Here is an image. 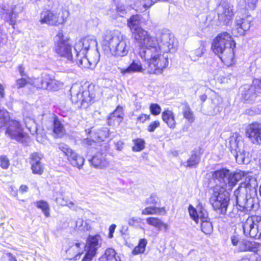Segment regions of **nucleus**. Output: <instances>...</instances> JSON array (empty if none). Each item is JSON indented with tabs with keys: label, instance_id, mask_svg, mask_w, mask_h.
I'll return each mask as SVG.
<instances>
[{
	"label": "nucleus",
	"instance_id": "obj_1",
	"mask_svg": "<svg viewBox=\"0 0 261 261\" xmlns=\"http://www.w3.org/2000/svg\"><path fill=\"white\" fill-rule=\"evenodd\" d=\"M140 22L138 14L132 16L127 21L138 44V54L147 65L148 73L161 74L168 65V53L175 50V39L167 29L159 31L156 37L151 36L141 27Z\"/></svg>",
	"mask_w": 261,
	"mask_h": 261
},
{
	"label": "nucleus",
	"instance_id": "obj_2",
	"mask_svg": "<svg viewBox=\"0 0 261 261\" xmlns=\"http://www.w3.org/2000/svg\"><path fill=\"white\" fill-rule=\"evenodd\" d=\"M242 183L234 192V196L236 201V207H233L229 212V216L231 218H238L240 214L239 212L247 214L251 211L254 206V199L247 194L248 190L254 191L257 185L256 181L254 178H249Z\"/></svg>",
	"mask_w": 261,
	"mask_h": 261
},
{
	"label": "nucleus",
	"instance_id": "obj_3",
	"mask_svg": "<svg viewBox=\"0 0 261 261\" xmlns=\"http://www.w3.org/2000/svg\"><path fill=\"white\" fill-rule=\"evenodd\" d=\"M236 43L227 32L218 34L214 39L212 48L216 55L226 65L229 66L233 62V48Z\"/></svg>",
	"mask_w": 261,
	"mask_h": 261
},
{
	"label": "nucleus",
	"instance_id": "obj_4",
	"mask_svg": "<svg viewBox=\"0 0 261 261\" xmlns=\"http://www.w3.org/2000/svg\"><path fill=\"white\" fill-rule=\"evenodd\" d=\"M97 41L94 36H87L76 42L74 45V50L76 52L75 61L77 65L82 68H93L97 63V60L89 59L86 54L88 50L92 47L97 46Z\"/></svg>",
	"mask_w": 261,
	"mask_h": 261
},
{
	"label": "nucleus",
	"instance_id": "obj_5",
	"mask_svg": "<svg viewBox=\"0 0 261 261\" xmlns=\"http://www.w3.org/2000/svg\"><path fill=\"white\" fill-rule=\"evenodd\" d=\"M102 45L108 47L113 55L118 57L126 56L129 48L128 39L118 31L107 32L103 36Z\"/></svg>",
	"mask_w": 261,
	"mask_h": 261
},
{
	"label": "nucleus",
	"instance_id": "obj_6",
	"mask_svg": "<svg viewBox=\"0 0 261 261\" xmlns=\"http://www.w3.org/2000/svg\"><path fill=\"white\" fill-rule=\"evenodd\" d=\"M42 1L47 4L49 8L41 13L40 23L50 25H58L64 23L68 16V12L63 10L58 2H54L50 0Z\"/></svg>",
	"mask_w": 261,
	"mask_h": 261
},
{
	"label": "nucleus",
	"instance_id": "obj_7",
	"mask_svg": "<svg viewBox=\"0 0 261 261\" xmlns=\"http://www.w3.org/2000/svg\"><path fill=\"white\" fill-rule=\"evenodd\" d=\"M229 201V196L226 188L217 185L213 188L210 202L218 213L225 214Z\"/></svg>",
	"mask_w": 261,
	"mask_h": 261
},
{
	"label": "nucleus",
	"instance_id": "obj_8",
	"mask_svg": "<svg viewBox=\"0 0 261 261\" xmlns=\"http://www.w3.org/2000/svg\"><path fill=\"white\" fill-rule=\"evenodd\" d=\"M16 0L12 3H4L0 5V17L14 29L19 13L24 8L22 2Z\"/></svg>",
	"mask_w": 261,
	"mask_h": 261
},
{
	"label": "nucleus",
	"instance_id": "obj_9",
	"mask_svg": "<svg viewBox=\"0 0 261 261\" xmlns=\"http://www.w3.org/2000/svg\"><path fill=\"white\" fill-rule=\"evenodd\" d=\"M245 176L244 171L239 170L234 172H230L226 168L216 170L212 174V178L217 180L223 186L231 190L243 177Z\"/></svg>",
	"mask_w": 261,
	"mask_h": 261
},
{
	"label": "nucleus",
	"instance_id": "obj_10",
	"mask_svg": "<svg viewBox=\"0 0 261 261\" xmlns=\"http://www.w3.org/2000/svg\"><path fill=\"white\" fill-rule=\"evenodd\" d=\"M71 100L72 103H80L81 106L93 102L95 94L89 88H84L80 84H74L70 90Z\"/></svg>",
	"mask_w": 261,
	"mask_h": 261
},
{
	"label": "nucleus",
	"instance_id": "obj_11",
	"mask_svg": "<svg viewBox=\"0 0 261 261\" xmlns=\"http://www.w3.org/2000/svg\"><path fill=\"white\" fill-rule=\"evenodd\" d=\"M5 135L21 143L27 142L29 139L28 135L23 131L20 122L15 120H11L8 122L6 127Z\"/></svg>",
	"mask_w": 261,
	"mask_h": 261
},
{
	"label": "nucleus",
	"instance_id": "obj_12",
	"mask_svg": "<svg viewBox=\"0 0 261 261\" xmlns=\"http://www.w3.org/2000/svg\"><path fill=\"white\" fill-rule=\"evenodd\" d=\"M55 51L61 57L66 58L68 61H72L71 47L69 40L66 38L62 31H59L55 37Z\"/></svg>",
	"mask_w": 261,
	"mask_h": 261
},
{
	"label": "nucleus",
	"instance_id": "obj_13",
	"mask_svg": "<svg viewBox=\"0 0 261 261\" xmlns=\"http://www.w3.org/2000/svg\"><path fill=\"white\" fill-rule=\"evenodd\" d=\"M189 215L191 218L197 224H201V228H213L212 223L208 217V213L205 209L201 206L195 208L190 205L188 208Z\"/></svg>",
	"mask_w": 261,
	"mask_h": 261
},
{
	"label": "nucleus",
	"instance_id": "obj_14",
	"mask_svg": "<svg viewBox=\"0 0 261 261\" xmlns=\"http://www.w3.org/2000/svg\"><path fill=\"white\" fill-rule=\"evenodd\" d=\"M216 11L219 21L228 24L234 16L233 6L231 3L223 1L217 6Z\"/></svg>",
	"mask_w": 261,
	"mask_h": 261
},
{
	"label": "nucleus",
	"instance_id": "obj_15",
	"mask_svg": "<svg viewBox=\"0 0 261 261\" xmlns=\"http://www.w3.org/2000/svg\"><path fill=\"white\" fill-rule=\"evenodd\" d=\"M59 148L67 156V160L72 166L79 169L82 167L85 161L83 156L78 154L68 145L64 143H60L59 145Z\"/></svg>",
	"mask_w": 261,
	"mask_h": 261
},
{
	"label": "nucleus",
	"instance_id": "obj_16",
	"mask_svg": "<svg viewBox=\"0 0 261 261\" xmlns=\"http://www.w3.org/2000/svg\"><path fill=\"white\" fill-rule=\"evenodd\" d=\"M99 235L89 236L87 240V249L82 261H91L96 254L99 246Z\"/></svg>",
	"mask_w": 261,
	"mask_h": 261
},
{
	"label": "nucleus",
	"instance_id": "obj_17",
	"mask_svg": "<svg viewBox=\"0 0 261 261\" xmlns=\"http://www.w3.org/2000/svg\"><path fill=\"white\" fill-rule=\"evenodd\" d=\"M69 245V248L66 250V252L74 260H77L80 258L85 251L87 246L86 244L79 240L70 243Z\"/></svg>",
	"mask_w": 261,
	"mask_h": 261
},
{
	"label": "nucleus",
	"instance_id": "obj_18",
	"mask_svg": "<svg viewBox=\"0 0 261 261\" xmlns=\"http://www.w3.org/2000/svg\"><path fill=\"white\" fill-rule=\"evenodd\" d=\"M246 135L253 143H261V123L250 124L247 129Z\"/></svg>",
	"mask_w": 261,
	"mask_h": 261
},
{
	"label": "nucleus",
	"instance_id": "obj_19",
	"mask_svg": "<svg viewBox=\"0 0 261 261\" xmlns=\"http://www.w3.org/2000/svg\"><path fill=\"white\" fill-rule=\"evenodd\" d=\"M118 69L120 71L121 76L123 77L127 76L132 73L144 72L145 71L140 61L136 60H133L127 68L118 67Z\"/></svg>",
	"mask_w": 261,
	"mask_h": 261
},
{
	"label": "nucleus",
	"instance_id": "obj_20",
	"mask_svg": "<svg viewBox=\"0 0 261 261\" xmlns=\"http://www.w3.org/2000/svg\"><path fill=\"white\" fill-rule=\"evenodd\" d=\"M229 147L232 154L240 151L244 148L242 137L238 133H234L229 138Z\"/></svg>",
	"mask_w": 261,
	"mask_h": 261
},
{
	"label": "nucleus",
	"instance_id": "obj_21",
	"mask_svg": "<svg viewBox=\"0 0 261 261\" xmlns=\"http://www.w3.org/2000/svg\"><path fill=\"white\" fill-rule=\"evenodd\" d=\"M42 156L38 153H34L31 155V169L35 174L41 175L44 171V167L40 161Z\"/></svg>",
	"mask_w": 261,
	"mask_h": 261
},
{
	"label": "nucleus",
	"instance_id": "obj_22",
	"mask_svg": "<svg viewBox=\"0 0 261 261\" xmlns=\"http://www.w3.org/2000/svg\"><path fill=\"white\" fill-rule=\"evenodd\" d=\"M109 136L108 129L106 127L99 129L95 132L92 136V140L87 138L84 140V144L88 145H92V143L95 142H101L103 141Z\"/></svg>",
	"mask_w": 261,
	"mask_h": 261
},
{
	"label": "nucleus",
	"instance_id": "obj_23",
	"mask_svg": "<svg viewBox=\"0 0 261 261\" xmlns=\"http://www.w3.org/2000/svg\"><path fill=\"white\" fill-rule=\"evenodd\" d=\"M123 112L122 107L118 106L116 110L112 113L108 119V123L109 125H118L123 118Z\"/></svg>",
	"mask_w": 261,
	"mask_h": 261
},
{
	"label": "nucleus",
	"instance_id": "obj_24",
	"mask_svg": "<svg viewBox=\"0 0 261 261\" xmlns=\"http://www.w3.org/2000/svg\"><path fill=\"white\" fill-rule=\"evenodd\" d=\"M259 93L257 87L253 83L252 85H246L242 88V97L244 100H251Z\"/></svg>",
	"mask_w": 261,
	"mask_h": 261
},
{
	"label": "nucleus",
	"instance_id": "obj_25",
	"mask_svg": "<svg viewBox=\"0 0 261 261\" xmlns=\"http://www.w3.org/2000/svg\"><path fill=\"white\" fill-rule=\"evenodd\" d=\"M105 156L106 155L103 154L97 153L90 160L91 164L97 168L103 169L106 168L109 163Z\"/></svg>",
	"mask_w": 261,
	"mask_h": 261
},
{
	"label": "nucleus",
	"instance_id": "obj_26",
	"mask_svg": "<svg viewBox=\"0 0 261 261\" xmlns=\"http://www.w3.org/2000/svg\"><path fill=\"white\" fill-rule=\"evenodd\" d=\"M250 27V21L246 19L238 18L236 19V30L239 35H244L246 31Z\"/></svg>",
	"mask_w": 261,
	"mask_h": 261
},
{
	"label": "nucleus",
	"instance_id": "obj_27",
	"mask_svg": "<svg viewBox=\"0 0 261 261\" xmlns=\"http://www.w3.org/2000/svg\"><path fill=\"white\" fill-rule=\"evenodd\" d=\"M163 121L167 124L170 128H174L176 126V121L175 116L172 111L170 110H165L162 113V115Z\"/></svg>",
	"mask_w": 261,
	"mask_h": 261
},
{
	"label": "nucleus",
	"instance_id": "obj_28",
	"mask_svg": "<svg viewBox=\"0 0 261 261\" xmlns=\"http://www.w3.org/2000/svg\"><path fill=\"white\" fill-rule=\"evenodd\" d=\"M261 228V217H248L243 226V228Z\"/></svg>",
	"mask_w": 261,
	"mask_h": 261
},
{
	"label": "nucleus",
	"instance_id": "obj_29",
	"mask_svg": "<svg viewBox=\"0 0 261 261\" xmlns=\"http://www.w3.org/2000/svg\"><path fill=\"white\" fill-rule=\"evenodd\" d=\"M257 248V244L255 242L243 240L239 243V250L240 251L256 252Z\"/></svg>",
	"mask_w": 261,
	"mask_h": 261
},
{
	"label": "nucleus",
	"instance_id": "obj_30",
	"mask_svg": "<svg viewBox=\"0 0 261 261\" xmlns=\"http://www.w3.org/2000/svg\"><path fill=\"white\" fill-rule=\"evenodd\" d=\"M99 261H120V258L114 249L109 248L106 249L105 254L99 258Z\"/></svg>",
	"mask_w": 261,
	"mask_h": 261
},
{
	"label": "nucleus",
	"instance_id": "obj_31",
	"mask_svg": "<svg viewBox=\"0 0 261 261\" xmlns=\"http://www.w3.org/2000/svg\"><path fill=\"white\" fill-rule=\"evenodd\" d=\"M200 161V153L197 150H193L189 159L184 163V165L187 168L195 167L199 164Z\"/></svg>",
	"mask_w": 261,
	"mask_h": 261
},
{
	"label": "nucleus",
	"instance_id": "obj_32",
	"mask_svg": "<svg viewBox=\"0 0 261 261\" xmlns=\"http://www.w3.org/2000/svg\"><path fill=\"white\" fill-rule=\"evenodd\" d=\"M233 154L236 158L237 162L240 164H247L250 162L249 153L245 150L244 148L240 150V151H237L236 153Z\"/></svg>",
	"mask_w": 261,
	"mask_h": 261
},
{
	"label": "nucleus",
	"instance_id": "obj_33",
	"mask_svg": "<svg viewBox=\"0 0 261 261\" xmlns=\"http://www.w3.org/2000/svg\"><path fill=\"white\" fill-rule=\"evenodd\" d=\"M48 79V74L43 73L41 77L31 80L30 83L37 88L45 89L46 83Z\"/></svg>",
	"mask_w": 261,
	"mask_h": 261
},
{
	"label": "nucleus",
	"instance_id": "obj_34",
	"mask_svg": "<svg viewBox=\"0 0 261 261\" xmlns=\"http://www.w3.org/2000/svg\"><path fill=\"white\" fill-rule=\"evenodd\" d=\"M48 78L46 86L45 89L50 91H57L63 85V83L59 81L53 79L50 75L48 74Z\"/></svg>",
	"mask_w": 261,
	"mask_h": 261
},
{
	"label": "nucleus",
	"instance_id": "obj_35",
	"mask_svg": "<svg viewBox=\"0 0 261 261\" xmlns=\"http://www.w3.org/2000/svg\"><path fill=\"white\" fill-rule=\"evenodd\" d=\"M24 121L26 127L30 130L32 134L34 135V134L36 133L37 140L39 142H40L41 140H39V137L38 136V134L37 133V125L35 122V120L30 118H26L24 119Z\"/></svg>",
	"mask_w": 261,
	"mask_h": 261
},
{
	"label": "nucleus",
	"instance_id": "obj_36",
	"mask_svg": "<svg viewBox=\"0 0 261 261\" xmlns=\"http://www.w3.org/2000/svg\"><path fill=\"white\" fill-rule=\"evenodd\" d=\"M147 244V241L146 239H141L139 240L137 246H136L132 251V254L134 255L144 253Z\"/></svg>",
	"mask_w": 261,
	"mask_h": 261
},
{
	"label": "nucleus",
	"instance_id": "obj_37",
	"mask_svg": "<svg viewBox=\"0 0 261 261\" xmlns=\"http://www.w3.org/2000/svg\"><path fill=\"white\" fill-rule=\"evenodd\" d=\"M53 132L56 137H62L65 133L63 125L61 122L58 119H55L54 121Z\"/></svg>",
	"mask_w": 261,
	"mask_h": 261
},
{
	"label": "nucleus",
	"instance_id": "obj_38",
	"mask_svg": "<svg viewBox=\"0 0 261 261\" xmlns=\"http://www.w3.org/2000/svg\"><path fill=\"white\" fill-rule=\"evenodd\" d=\"M56 202L57 204L60 205L67 206L69 208L76 211H78L79 209H80V208L76 205L73 202L66 199L64 197H62L61 198H56Z\"/></svg>",
	"mask_w": 261,
	"mask_h": 261
},
{
	"label": "nucleus",
	"instance_id": "obj_39",
	"mask_svg": "<svg viewBox=\"0 0 261 261\" xmlns=\"http://www.w3.org/2000/svg\"><path fill=\"white\" fill-rule=\"evenodd\" d=\"M166 213L164 207L159 208L157 207H147L144 208L142 212V215H148L153 214H165Z\"/></svg>",
	"mask_w": 261,
	"mask_h": 261
},
{
	"label": "nucleus",
	"instance_id": "obj_40",
	"mask_svg": "<svg viewBox=\"0 0 261 261\" xmlns=\"http://www.w3.org/2000/svg\"><path fill=\"white\" fill-rule=\"evenodd\" d=\"M182 114L184 117L190 123H193L194 121L193 112L188 104H185L182 108Z\"/></svg>",
	"mask_w": 261,
	"mask_h": 261
},
{
	"label": "nucleus",
	"instance_id": "obj_41",
	"mask_svg": "<svg viewBox=\"0 0 261 261\" xmlns=\"http://www.w3.org/2000/svg\"><path fill=\"white\" fill-rule=\"evenodd\" d=\"M36 206L42 210L44 215L46 217L50 216L49 213V206L48 203L43 200H40L35 203Z\"/></svg>",
	"mask_w": 261,
	"mask_h": 261
},
{
	"label": "nucleus",
	"instance_id": "obj_42",
	"mask_svg": "<svg viewBox=\"0 0 261 261\" xmlns=\"http://www.w3.org/2000/svg\"><path fill=\"white\" fill-rule=\"evenodd\" d=\"M146 221L149 225L158 228H166L167 227V225L157 218H148L146 219Z\"/></svg>",
	"mask_w": 261,
	"mask_h": 261
},
{
	"label": "nucleus",
	"instance_id": "obj_43",
	"mask_svg": "<svg viewBox=\"0 0 261 261\" xmlns=\"http://www.w3.org/2000/svg\"><path fill=\"white\" fill-rule=\"evenodd\" d=\"M10 120L8 112L4 109H0V128L3 126L6 127Z\"/></svg>",
	"mask_w": 261,
	"mask_h": 261
},
{
	"label": "nucleus",
	"instance_id": "obj_44",
	"mask_svg": "<svg viewBox=\"0 0 261 261\" xmlns=\"http://www.w3.org/2000/svg\"><path fill=\"white\" fill-rule=\"evenodd\" d=\"M205 51L204 47L202 45L200 46L196 49L191 51L190 57L192 60L196 61L198 59L201 57Z\"/></svg>",
	"mask_w": 261,
	"mask_h": 261
},
{
	"label": "nucleus",
	"instance_id": "obj_45",
	"mask_svg": "<svg viewBox=\"0 0 261 261\" xmlns=\"http://www.w3.org/2000/svg\"><path fill=\"white\" fill-rule=\"evenodd\" d=\"M135 146L133 147L134 151H140L143 150L145 147V141L143 139L138 138L134 140Z\"/></svg>",
	"mask_w": 261,
	"mask_h": 261
},
{
	"label": "nucleus",
	"instance_id": "obj_46",
	"mask_svg": "<svg viewBox=\"0 0 261 261\" xmlns=\"http://www.w3.org/2000/svg\"><path fill=\"white\" fill-rule=\"evenodd\" d=\"M152 5V3L148 0H142L136 3V6L140 11H142L143 8L146 9L150 7Z\"/></svg>",
	"mask_w": 261,
	"mask_h": 261
},
{
	"label": "nucleus",
	"instance_id": "obj_47",
	"mask_svg": "<svg viewBox=\"0 0 261 261\" xmlns=\"http://www.w3.org/2000/svg\"><path fill=\"white\" fill-rule=\"evenodd\" d=\"M69 227L73 228L76 227L77 228H79L80 227H83V228H85L87 225L86 222H84L83 220L81 218H78L76 220H72L70 222Z\"/></svg>",
	"mask_w": 261,
	"mask_h": 261
},
{
	"label": "nucleus",
	"instance_id": "obj_48",
	"mask_svg": "<svg viewBox=\"0 0 261 261\" xmlns=\"http://www.w3.org/2000/svg\"><path fill=\"white\" fill-rule=\"evenodd\" d=\"M149 110L151 114L158 115L161 112V107L157 103H151L149 106Z\"/></svg>",
	"mask_w": 261,
	"mask_h": 261
},
{
	"label": "nucleus",
	"instance_id": "obj_49",
	"mask_svg": "<svg viewBox=\"0 0 261 261\" xmlns=\"http://www.w3.org/2000/svg\"><path fill=\"white\" fill-rule=\"evenodd\" d=\"M10 165V162L6 155H1L0 156V166L4 169L8 168Z\"/></svg>",
	"mask_w": 261,
	"mask_h": 261
},
{
	"label": "nucleus",
	"instance_id": "obj_50",
	"mask_svg": "<svg viewBox=\"0 0 261 261\" xmlns=\"http://www.w3.org/2000/svg\"><path fill=\"white\" fill-rule=\"evenodd\" d=\"M243 230H250V238L254 239L261 240V229H242Z\"/></svg>",
	"mask_w": 261,
	"mask_h": 261
},
{
	"label": "nucleus",
	"instance_id": "obj_51",
	"mask_svg": "<svg viewBox=\"0 0 261 261\" xmlns=\"http://www.w3.org/2000/svg\"><path fill=\"white\" fill-rule=\"evenodd\" d=\"M142 220L140 218L133 217L129 219L128 224L130 227H139Z\"/></svg>",
	"mask_w": 261,
	"mask_h": 261
},
{
	"label": "nucleus",
	"instance_id": "obj_52",
	"mask_svg": "<svg viewBox=\"0 0 261 261\" xmlns=\"http://www.w3.org/2000/svg\"><path fill=\"white\" fill-rule=\"evenodd\" d=\"M27 83L25 78L21 77L16 80L15 86L17 88L20 89L24 87Z\"/></svg>",
	"mask_w": 261,
	"mask_h": 261
},
{
	"label": "nucleus",
	"instance_id": "obj_53",
	"mask_svg": "<svg viewBox=\"0 0 261 261\" xmlns=\"http://www.w3.org/2000/svg\"><path fill=\"white\" fill-rule=\"evenodd\" d=\"M160 125V123L158 120L152 122L148 125L147 130L149 132H153L157 127H159Z\"/></svg>",
	"mask_w": 261,
	"mask_h": 261
},
{
	"label": "nucleus",
	"instance_id": "obj_54",
	"mask_svg": "<svg viewBox=\"0 0 261 261\" xmlns=\"http://www.w3.org/2000/svg\"><path fill=\"white\" fill-rule=\"evenodd\" d=\"M150 118V115L142 114L139 116L137 118V123H144L147 120H149Z\"/></svg>",
	"mask_w": 261,
	"mask_h": 261
},
{
	"label": "nucleus",
	"instance_id": "obj_55",
	"mask_svg": "<svg viewBox=\"0 0 261 261\" xmlns=\"http://www.w3.org/2000/svg\"><path fill=\"white\" fill-rule=\"evenodd\" d=\"M258 0H244L246 5L250 9H254Z\"/></svg>",
	"mask_w": 261,
	"mask_h": 261
},
{
	"label": "nucleus",
	"instance_id": "obj_56",
	"mask_svg": "<svg viewBox=\"0 0 261 261\" xmlns=\"http://www.w3.org/2000/svg\"><path fill=\"white\" fill-rule=\"evenodd\" d=\"M18 71L19 72V73L21 76H27V74L25 72V68L22 65H19L17 66V68Z\"/></svg>",
	"mask_w": 261,
	"mask_h": 261
},
{
	"label": "nucleus",
	"instance_id": "obj_57",
	"mask_svg": "<svg viewBox=\"0 0 261 261\" xmlns=\"http://www.w3.org/2000/svg\"><path fill=\"white\" fill-rule=\"evenodd\" d=\"M157 197L155 195H151L146 201L147 204H155L157 201Z\"/></svg>",
	"mask_w": 261,
	"mask_h": 261
},
{
	"label": "nucleus",
	"instance_id": "obj_58",
	"mask_svg": "<svg viewBox=\"0 0 261 261\" xmlns=\"http://www.w3.org/2000/svg\"><path fill=\"white\" fill-rule=\"evenodd\" d=\"M253 84L257 87L258 93H261V79H256L253 81Z\"/></svg>",
	"mask_w": 261,
	"mask_h": 261
},
{
	"label": "nucleus",
	"instance_id": "obj_59",
	"mask_svg": "<svg viewBox=\"0 0 261 261\" xmlns=\"http://www.w3.org/2000/svg\"><path fill=\"white\" fill-rule=\"evenodd\" d=\"M117 12L119 13V15L123 16V15L126 13L125 7L124 6H118L117 7Z\"/></svg>",
	"mask_w": 261,
	"mask_h": 261
},
{
	"label": "nucleus",
	"instance_id": "obj_60",
	"mask_svg": "<svg viewBox=\"0 0 261 261\" xmlns=\"http://www.w3.org/2000/svg\"><path fill=\"white\" fill-rule=\"evenodd\" d=\"M231 243L232 244L234 245V246H236L238 245V243H239V239L236 236H232L231 237Z\"/></svg>",
	"mask_w": 261,
	"mask_h": 261
},
{
	"label": "nucleus",
	"instance_id": "obj_61",
	"mask_svg": "<svg viewBox=\"0 0 261 261\" xmlns=\"http://www.w3.org/2000/svg\"><path fill=\"white\" fill-rule=\"evenodd\" d=\"M240 261H254V259L252 257L246 256L243 257Z\"/></svg>",
	"mask_w": 261,
	"mask_h": 261
},
{
	"label": "nucleus",
	"instance_id": "obj_62",
	"mask_svg": "<svg viewBox=\"0 0 261 261\" xmlns=\"http://www.w3.org/2000/svg\"><path fill=\"white\" fill-rule=\"evenodd\" d=\"M28 188L25 185H21L19 188V191L21 193L26 192L28 191Z\"/></svg>",
	"mask_w": 261,
	"mask_h": 261
},
{
	"label": "nucleus",
	"instance_id": "obj_63",
	"mask_svg": "<svg viewBox=\"0 0 261 261\" xmlns=\"http://www.w3.org/2000/svg\"><path fill=\"white\" fill-rule=\"evenodd\" d=\"M4 96V86L0 84V97L1 98L3 97Z\"/></svg>",
	"mask_w": 261,
	"mask_h": 261
},
{
	"label": "nucleus",
	"instance_id": "obj_64",
	"mask_svg": "<svg viewBox=\"0 0 261 261\" xmlns=\"http://www.w3.org/2000/svg\"><path fill=\"white\" fill-rule=\"evenodd\" d=\"M200 230L205 234H211L213 229H200Z\"/></svg>",
	"mask_w": 261,
	"mask_h": 261
}]
</instances>
